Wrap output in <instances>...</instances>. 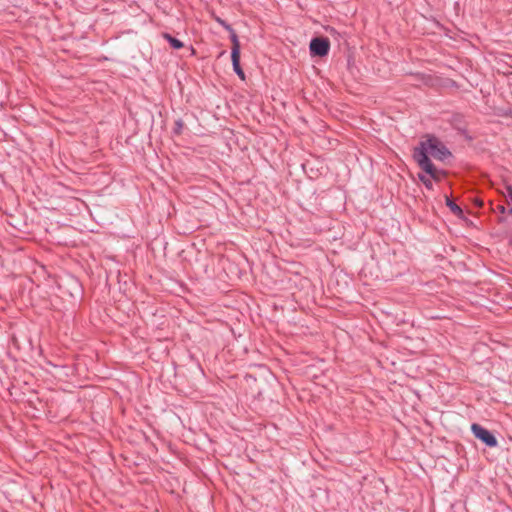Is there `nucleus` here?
<instances>
[{
	"mask_svg": "<svg viewBox=\"0 0 512 512\" xmlns=\"http://www.w3.org/2000/svg\"><path fill=\"white\" fill-rule=\"evenodd\" d=\"M449 155L450 152L446 146L437 137L429 134L424 136L419 145L413 150V159L435 181H441L445 178L446 172L436 169L429 156L444 160Z\"/></svg>",
	"mask_w": 512,
	"mask_h": 512,
	"instance_id": "1",
	"label": "nucleus"
},
{
	"mask_svg": "<svg viewBox=\"0 0 512 512\" xmlns=\"http://www.w3.org/2000/svg\"><path fill=\"white\" fill-rule=\"evenodd\" d=\"M471 430L474 433L475 437L480 439L487 446H489V447L497 446L496 438L487 429L483 428L481 425L474 423L471 426Z\"/></svg>",
	"mask_w": 512,
	"mask_h": 512,
	"instance_id": "3",
	"label": "nucleus"
},
{
	"mask_svg": "<svg viewBox=\"0 0 512 512\" xmlns=\"http://www.w3.org/2000/svg\"><path fill=\"white\" fill-rule=\"evenodd\" d=\"M477 204H479V206L481 207L483 205V202L482 201H477Z\"/></svg>",
	"mask_w": 512,
	"mask_h": 512,
	"instance_id": "12",
	"label": "nucleus"
},
{
	"mask_svg": "<svg viewBox=\"0 0 512 512\" xmlns=\"http://www.w3.org/2000/svg\"><path fill=\"white\" fill-rule=\"evenodd\" d=\"M419 179L427 189L431 190L433 188L432 181L427 176L419 174Z\"/></svg>",
	"mask_w": 512,
	"mask_h": 512,
	"instance_id": "7",
	"label": "nucleus"
},
{
	"mask_svg": "<svg viewBox=\"0 0 512 512\" xmlns=\"http://www.w3.org/2000/svg\"><path fill=\"white\" fill-rule=\"evenodd\" d=\"M477 204H479V206L481 207L483 205V202L482 201H477Z\"/></svg>",
	"mask_w": 512,
	"mask_h": 512,
	"instance_id": "13",
	"label": "nucleus"
},
{
	"mask_svg": "<svg viewBox=\"0 0 512 512\" xmlns=\"http://www.w3.org/2000/svg\"><path fill=\"white\" fill-rule=\"evenodd\" d=\"M446 205L449 207V209L451 210V212L458 216V217H462L463 216V210L460 206H458L453 200H451L449 197L446 196Z\"/></svg>",
	"mask_w": 512,
	"mask_h": 512,
	"instance_id": "5",
	"label": "nucleus"
},
{
	"mask_svg": "<svg viewBox=\"0 0 512 512\" xmlns=\"http://www.w3.org/2000/svg\"><path fill=\"white\" fill-rule=\"evenodd\" d=\"M162 36L165 40H167L169 42V44L171 45L172 48L181 49L184 47V44L182 41L174 38L169 33H163Z\"/></svg>",
	"mask_w": 512,
	"mask_h": 512,
	"instance_id": "6",
	"label": "nucleus"
},
{
	"mask_svg": "<svg viewBox=\"0 0 512 512\" xmlns=\"http://www.w3.org/2000/svg\"><path fill=\"white\" fill-rule=\"evenodd\" d=\"M330 50V41L326 37H315L310 42V52L313 56H326Z\"/></svg>",
	"mask_w": 512,
	"mask_h": 512,
	"instance_id": "2",
	"label": "nucleus"
},
{
	"mask_svg": "<svg viewBox=\"0 0 512 512\" xmlns=\"http://www.w3.org/2000/svg\"><path fill=\"white\" fill-rule=\"evenodd\" d=\"M231 59L234 71L242 70L240 65V42L236 33L231 35Z\"/></svg>",
	"mask_w": 512,
	"mask_h": 512,
	"instance_id": "4",
	"label": "nucleus"
},
{
	"mask_svg": "<svg viewBox=\"0 0 512 512\" xmlns=\"http://www.w3.org/2000/svg\"><path fill=\"white\" fill-rule=\"evenodd\" d=\"M235 73L240 77L241 80H245V73L242 70L235 71Z\"/></svg>",
	"mask_w": 512,
	"mask_h": 512,
	"instance_id": "10",
	"label": "nucleus"
},
{
	"mask_svg": "<svg viewBox=\"0 0 512 512\" xmlns=\"http://www.w3.org/2000/svg\"><path fill=\"white\" fill-rule=\"evenodd\" d=\"M497 209L501 214H504L506 212V208L503 205H498Z\"/></svg>",
	"mask_w": 512,
	"mask_h": 512,
	"instance_id": "11",
	"label": "nucleus"
},
{
	"mask_svg": "<svg viewBox=\"0 0 512 512\" xmlns=\"http://www.w3.org/2000/svg\"><path fill=\"white\" fill-rule=\"evenodd\" d=\"M216 20H217V22H218V23H220V24H221L225 29L229 30V31L231 32V34H232V33H235V32L232 30L231 26H230L229 24H227L225 21H223V20H222V19H220V18H217Z\"/></svg>",
	"mask_w": 512,
	"mask_h": 512,
	"instance_id": "8",
	"label": "nucleus"
},
{
	"mask_svg": "<svg viewBox=\"0 0 512 512\" xmlns=\"http://www.w3.org/2000/svg\"><path fill=\"white\" fill-rule=\"evenodd\" d=\"M216 20H217V22H218V23H220V24H221L225 29L229 30V31L231 32V34H232V33H235V32L232 30L231 26H230L229 24H227L225 21H223V20H222V19H220V18H217Z\"/></svg>",
	"mask_w": 512,
	"mask_h": 512,
	"instance_id": "9",
	"label": "nucleus"
}]
</instances>
